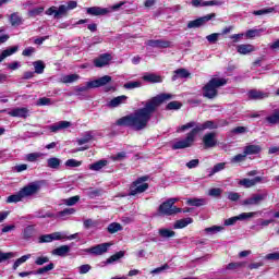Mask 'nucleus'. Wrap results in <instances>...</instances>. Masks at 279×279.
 <instances>
[{
	"mask_svg": "<svg viewBox=\"0 0 279 279\" xmlns=\"http://www.w3.org/2000/svg\"><path fill=\"white\" fill-rule=\"evenodd\" d=\"M171 99H173L172 94H159L148 99L144 107L137 109L134 113L120 118L117 121V125L132 128L137 132L145 130V128H147V123L151 121V116L158 110L159 106H162L165 101H169Z\"/></svg>",
	"mask_w": 279,
	"mask_h": 279,
	"instance_id": "nucleus-1",
	"label": "nucleus"
},
{
	"mask_svg": "<svg viewBox=\"0 0 279 279\" xmlns=\"http://www.w3.org/2000/svg\"><path fill=\"white\" fill-rule=\"evenodd\" d=\"M226 84H228V80L226 78H211L203 87V97H207V99H215V97H217V88H221V86H226Z\"/></svg>",
	"mask_w": 279,
	"mask_h": 279,
	"instance_id": "nucleus-2",
	"label": "nucleus"
},
{
	"mask_svg": "<svg viewBox=\"0 0 279 279\" xmlns=\"http://www.w3.org/2000/svg\"><path fill=\"white\" fill-rule=\"evenodd\" d=\"M77 8V1L70 0L68 1V5L61 4L58 7H50L48 10H46L47 16H53V19H62V16H66V13L69 10H75Z\"/></svg>",
	"mask_w": 279,
	"mask_h": 279,
	"instance_id": "nucleus-3",
	"label": "nucleus"
},
{
	"mask_svg": "<svg viewBox=\"0 0 279 279\" xmlns=\"http://www.w3.org/2000/svg\"><path fill=\"white\" fill-rule=\"evenodd\" d=\"M126 1H121L120 3L113 4L110 9L101 8V7H90L86 9L87 14L89 16H106V14H110V12H117L122 5H125Z\"/></svg>",
	"mask_w": 279,
	"mask_h": 279,
	"instance_id": "nucleus-4",
	"label": "nucleus"
},
{
	"mask_svg": "<svg viewBox=\"0 0 279 279\" xmlns=\"http://www.w3.org/2000/svg\"><path fill=\"white\" fill-rule=\"evenodd\" d=\"M147 180V177H142L133 182L129 195H138L141 193H145V191L149 189V184L145 183Z\"/></svg>",
	"mask_w": 279,
	"mask_h": 279,
	"instance_id": "nucleus-5",
	"label": "nucleus"
},
{
	"mask_svg": "<svg viewBox=\"0 0 279 279\" xmlns=\"http://www.w3.org/2000/svg\"><path fill=\"white\" fill-rule=\"evenodd\" d=\"M269 196V193L267 191H264L263 193L253 194L251 197L244 199L242 202V206H260L265 199Z\"/></svg>",
	"mask_w": 279,
	"mask_h": 279,
	"instance_id": "nucleus-6",
	"label": "nucleus"
},
{
	"mask_svg": "<svg viewBox=\"0 0 279 279\" xmlns=\"http://www.w3.org/2000/svg\"><path fill=\"white\" fill-rule=\"evenodd\" d=\"M195 136H197L194 131L192 130L190 133H187L186 137L184 140H180L178 142H174L172 144V149H186L187 147H191L193 143H195Z\"/></svg>",
	"mask_w": 279,
	"mask_h": 279,
	"instance_id": "nucleus-7",
	"label": "nucleus"
},
{
	"mask_svg": "<svg viewBox=\"0 0 279 279\" xmlns=\"http://www.w3.org/2000/svg\"><path fill=\"white\" fill-rule=\"evenodd\" d=\"M38 191H40V183L32 182L28 185L21 189L20 193L22 195V198L25 199L26 197H32L33 195H36Z\"/></svg>",
	"mask_w": 279,
	"mask_h": 279,
	"instance_id": "nucleus-8",
	"label": "nucleus"
},
{
	"mask_svg": "<svg viewBox=\"0 0 279 279\" xmlns=\"http://www.w3.org/2000/svg\"><path fill=\"white\" fill-rule=\"evenodd\" d=\"M217 16L215 13L207 14L205 16L198 17L196 20L190 21L187 23V28L189 29H195L197 27H203L208 21H213Z\"/></svg>",
	"mask_w": 279,
	"mask_h": 279,
	"instance_id": "nucleus-9",
	"label": "nucleus"
},
{
	"mask_svg": "<svg viewBox=\"0 0 279 279\" xmlns=\"http://www.w3.org/2000/svg\"><path fill=\"white\" fill-rule=\"evenodd\" d=\"M159 213L167 216L178 215V213H182V208L175 207L169 201H166L159 206Z\"/></svg>",
	"mask_w": 279,
	"mask_h": 279,
	"instance_id": "nucleus-10",
	"label": "nucleus"
},
{
	"mask_svg": "<svg viewBox=\"0 0 279 279\" xmlns=\"http://www.w3.org/2000/svg\"><path fill=\"white\" fill-rule=\"evenodd\" d=\"M109 247L110 243H102L92 246L89 248H85L83 250V252H86V254H92L93 256H101L102 254H106V252H108Z\"/></svg>",
	"mask_w": 279,
	"mask_h": 279,
	"instance_id": "nucleus-11",
	"label": "nucleus"
},
{
	"mask_svg": "<svg viewBox=\"0 0 279 279\" xmlns=\"http://www.w3.org/2000/svg\"><path fill=\"white\" fill-rule=\"evenodd\" d=\"M219 128V124L215 121H205L202 124L196 125L194 129H192V132L197 136L199 132H204V130H217Z\"/></svg>",
	"mask_w": 279,
	"mask_h": 279,
	"instance_id": "nucleus-12",
	"label": "nucleus"
},
{
	"mask_svg": "<svg viewBox=\"0 0 279 279\" xmlns=\"http://www.w3.org/2000/svg\"><path fill=\"white\" fill-rule=\"evenodd\" d=\"M264 180L265 178L263 177H255L253 179L245 178L240 180L238 184L244 189H252V186H256V184L263 183Z\"/></svg>",
	"mask_w": 279,
	"mask_h": 279,
	"instance_id": "nucleus-13",
	"label": "nucleus"
},
{
	"mask_svg": "<svg viewBox=\"0 0 279 279\" xmlns=\"http://www.w3.org/2000/svg\"><path fill=\"white\" fill-rule=\"evenodd\" d=\"M146 45L156 49H169V47H172L171 41L165 39H150L146 43Z\"/></svg>",
	"mask_w": 279,
	"mask_h": 279,
	"instance_id": "nucleus-14",
	"label": "nucleus"
},
{
	"mask_svg": "<svg viewBox=\"0 0 279 279\" xmlns=\"http://www.w3.org/2000/svg\"><path fill=\"white\" fill-rule=\"evenodd\" d=\"M226 3L221 0H210V1H204V0H192L191 4L193 8H206L210 5H223Z\"/></svg>",
	"mask_w": 279,
	"mask_h": 279,
	"instance_id": "nucleus-15",
	"label": "nucleus"
},
{
	"mask_svg": "<svg viewBox=\"0 0 279 279\" xmlns=\"http://www.w3.org/2000/svg\"><path fill=\"white\" fill-rule=\"evenodd\" d=\"M203 143L205 147L210 148V147H216L217 146V133L210 132L206 133L203 136Z\"/></svg>",
	"mask_w": 279,
	"mask_h": 279,
	"instance_id": "nucleus-16",
	"label": "nucleus"
},
{
	"mask_svg": "<svg viewBox=\"0 0 279 279\" xmlns=\"http://www.w3.org/2000/svg\"><path fill=\"white\" fill-rule=\"evenodd\" d=\"M110 82H112V76L105 75L98 80L89 81V86H93V88H101V86H106L107 84H110Z\"/></svg>",
	"mask_w": 279,
	"mask_h": 279,
	"instance_id": "nucleus-17",
	"label": "nucleus"
},
{
	"mask_svg": "<svg viewBox=\"0 0 279 279\" xmlns=\"http://www.w3.org/2000/svg\"><path fill=\"white\" fill-rule=\"evenodd\" d=\"M110 60H112V56L110 53H102L94 60V64L98 69H101V66H107V64H110Z\"/></svg>",
	"mask_w": 279,
	"mask_h": 279,
	"instance_id": "nucleus-18",
	"label": "nucleus"
},
{
	"mask_svg": "<svg viewBox=\"0 0 279 279\" xmlns=\"http://www.w3.org/2000/svg\"><path fill=\"white\" fill-rule=\"evenodd\" d=\"M236 51L241 56H247V53H252L256 51V47H254V45L252 44H242L236 46Z\"/></svg>",
	"mask_w": 279,
	"mask_h": 279,
	"instance_id": "nucleus-19",
	"label": "nucleus"
},
{
	"mask_svg": "<svg viewBox=\"0 0 279 279\" xmlns=\"http://www.w3.org/2000/svg\"><path fill=\"white\" fill-rule=\"evenodd\" d=\"M125 101H128V96L125 95L114 97L107 102V108H119V106H122V104H125Z\"/></svg>",
	"mask_w": 279,
	"mask_h": 279,
	"instance_id": "nucleus-20",
	"label": "nucleus"
},
{
	"mask_svg": "<svg viewBox=\"0 0 279 279\" xmlns=\"http://www.w3.org/2000/svg\"><path fill=\"white\" fill-rule=\"evenodd\" d=\"M260 151H263V147H260V145L250 144L244 147V154H246V156H254L256 154H260Z\"/></svg>",
	"mask_w": 279,
	"mask_h": 279,
	"instance_id": "nucleus-21",
	"label": "nucleus"
},
{
	"mask_svg": "<svg viewBox=\"0 0 279 279\" xmlns=\"http://www.w3.org/2000/svg\"><path fill=\"white\" fill-rule=\"evenodd\" d=\"M9 22L11 23L12 27H19L23 25V17L21 16L20 12H14L9 15Z\"/></svg>",
	"mask_w": 279,
	"mask_h": 279,
	"instance_id": "nucleus-22",
	"label": "nucleus"
},
{
	"mask_svg": "<svg viewBox=\"0 0 279 279\" xmlns=\"http://www.w3.org/2000/svg\"><path fill=\"white\" fill-rule=\"evenodd\" d=\"M71 128L70 121H59L52 125L49 126V130L52 132H60V130H66Z\"/></svg>",
	"mask_w": 279,
	"mask_h": 279,
	"instance_id": "nucleus-23",
	"label": "nucleus"
},
{
	"mask_svg": "<svg viewBox=\"0 0 279 279\" xmlns=\"http://www.w3.org/2000/svg\"><path fill=\"white\" fill-rule=\"evenodd\" d=\"M172 82H175L177 80H186V77H191V73L187 72L186 69H178L173 72Z\"/></svg>",
	"mask_w": 279,
	"mask_h": 279,
	"instance_id": "nucleus-24",
	"label": "nucleus"
},
{
	"mask_svg": "<svg viewBox=\"0 0 279 279\" xmlns=\"http://www.w3.org/2000/svg\"><path fill=\"white\" fill-rule=\"evenodd\" d=\"M144 82H149L150 84H160L162 82V76L154 74V73H146L143 76Z\"/></svg>",
	"mask_w": 279,
	"mask_h": 279,
	"instance_id": "nucleus-25",
	"label": "nucleus"
},
{
	"mask_svg": "<svg viewBox=\"0 0 279 279\" xmlns=\"http://www.w3.org/2000/svg\"><path fill=\"white\" fill-rule=\"evenodd\" d=\"M69 252H71V246L62 245V246H59V247L52 250L51 254L53 256H66V254H69Z\"/></svg>",
	"mask_w": 279,
	"mask_h": 279,
	"instance_id": "nucleus-26",
	"label": "nucleus"
},
{
	"mask_svg": "<svg viewBox=\"0 0 279 279\" xmlns=\"http://www.w3.org/2000/svg\"><path fill=\"white\" fill-rule=\"evenodd\" d=\"M27 112H29L27 108H15L9 111V114L10 117H20L22 119H25L27 117Z\"/></svg>",
	"mask_w": 279,
	"mask_h": 279,
	"instance_id": "nucleus-27",
	"label": "nucleus"
},
{
	"mask_svg": "<svg viewBox=\"0 0 279 279\" xmlns=\"http://www.w3.org/2000/svg\"><path fill=\"white\" fill-rule=\"evenodd\" d=\"M267 97H269L268 93H264L256 89H252L251 92H248L250 99H267Z\"/></svg>",
	"mask_w": 279,
	"mask_h": 279,
	"instance_id": "nucleus-28",
	"label": "nucleus"
},
{
	"mask_svg": "<svg viewBox=\"0 0 279 279\" xmlns=\"http://www.w3.org/2000/svg\"><path fill=\"white\" fill-rule=\"evenodd\" d=\"M16 51H19V46H13L11 48H7L5 50H3L0 54V63L5 59V58H10V56H14V53H16Z\"/></svg>",
	"mask_w": 279,
	"mask_h": 279,
	"instance_id": "nucleus-29",
	"label": "nucleus"
},
{
	"mask_svg": "<svg viewBox=\"0 0 279 279\" xmlns=\"http://www.w3.org/2000/svg\"><path fill=\"white\" fill-rule=\"evenodd\" d=\"M191 223H193V218L180 219L175 221V223L173 225V228L174 230H180L182 228H186V226Z\"/></svg>",
	"mask_w": 279,
	"mask_h": 279,
	"instance_id": "nucleus-30",
	"label": "nucleus"
},
{
	"mask_svg": "<svg viewBox=\"0 0 279 279\" xmlns=\"http://www.w3.org/2000/svg\"><path fill=\"white\" fill-rule=\"evenodd\" d=\"M35 217H37V219H53V217H56V214L51 211H45V209H38L35 213Z\"/></svg>",
	"mask_w": 279,
	"mask_h": 279,
	"instance_id": "nucleus-31",
	"label": "nucleus"
},
{
	"mask_svg": "<svg viewBox=\"0 0 279 279\" xmlns=\"http://www.w3.org/2000/svg\"><path fill=\"white\" fill-rule=\"evenodd\" d=\"M186 204H187V206L199 207V206H206L207 201H206V198H187Z\"/></svg>",
	"mask_w": 279,
	"mask_h": 279,
	"instance_id": "nucleus-32",
	"label": "nucleus"
},
{
	"mask_svg": "<svg viewBox=\"0 0 279 279\" xmlns=\"http://www.w3.org/2000/svg\"><path fill=\"white\" fill-rule=\"evenodd\" d=\"M93 141V133L90 131H87L83 134L82 137L76 140V143L78 145H86V143H90Z\"/></svg>",
	"mask_w": 279,
	"mask_h": 279,
	"instance_id": "nucleus-33",
	"label": "nucleus"
},
{
	"mask_svg": "<svg viewBox=\"0 0 279 279\" xmlns=\"http://www.w3.org/2000/svg\"><path fill=\"white\" fill-rule=\"evenodd\" d=\"M47 165L49 169H60V165H62V160H60L58 157H51L47 160Z\"/></svg>",
	"mask_w": 279,
	"mask_h": 279,
	"instance_id": "nucleus-34",
	"label": "nucleus"
},
{
	"mask_svg": "<svg viewBox=\"0 0 279 279\" xmlns=\"http://www.w3.org/2000/svg\"><path fill=\"white\" fill-rule=\"evenodd\" d=\"M121 230H123V226L119 222H112L107 228L109 234H117V232H121Z\"/></svg>",
	"mask_w": 279,
	"mask_h": 279,
	"instance_id": "nucleus-35",
	"label": "nucleus"
},
{
	"mask_svg": "<svg viewBox=\"0 0 279 279\" xmlns=\"http://www.w3.org/2000/svg\"><path fill=\"white\" fill-rule=\"evenodd\" d=\"M35 233L36 228H34V226H27L23 231V239L29 241V239H32V236H34Z\"/></svg>",
	"mask_w": 279,
	"mask_h": 279,
	"instance_id": "nucleus-36",
	"label": "nucleus"
},
{
	"mask_svg": "<svg viewBox=\"0 0 279 279\" xmlns=\"http://www.w3.org/2000/svg\"><path fill=\"white\" fill-rule=\"evenodd\" d=\"M19 202H23L21 191H19L16 194L8 196L7 198V204H19Z\"/></svg>",
	"mask_w": 279,
	"mask_h": 279,
	"instance_id": "nucleus-37",
	"label": "nucleus"
},
{
	"mask_svg": "<svg viewBox=\"0 0 279 279\" xmlns=\"http://www.w3.org/2000/svg\"><path fill=\"white\" fill-rule=\"evenodd\" d=\"M33 66L35 69V73H37V75H43V73H45V62L41 60L35 61L33 62Z\"/></svg>",
	"mask_w": 279,
	"mask_h": 279,
	"instance_id": "nucleus-38",
	"label": "nucleus"
},
{
	"mask_svg": "<svg viewBox=\"0 0 279 279\" xmlns=\"http://www.w3.org/2000/svg\"><path fill=\"white\" fill-rule=\"evenodd\" d=\"M245 160H247V155L245 154V150H243L242 154L232 157L230 161L232 165H239V162H245Z\"/></svg>",
	"mask_w": 279,
	"mask_h": 279,
	"instance_id": "nucleus-39",
	"label": "nucleus"
},
{
	"mask_svg": "<svg viewBox=\"0 0 279 279\" xmlns=\"http://www.w3.org/2000/svg\"><path fill=\"white\" fill-rule=\"evenodd\" d=\"M272 12H276V8L270 7L257 11H253L254 16H265V14H272Z\"/></svg>",
	"mask_w": 279,
	"mask_h": 279,
	"instance_id": "nucleus-40",
	"label": "nucleus"
},
{
	"mask_svg": "<svg viewBox=\"0 0 279 279\" xmlns=\"http://www.w3.org/2000/svg\"><path fill=\"white\" fill-rule=\"evenodd\" d=\"M32 258V254L23 255L22 257L17 258L13 265V269L16 270L23 263H27Z\"/></svg>",
	"mask_w": 279,
	"mask_h": 279,
	"instance_id": "nucleus-41",
	"label": "nucleus"
},
{
	"mask_svg": "<svg viewBox=\"0 0 279 279\" xmlns=\"http://www.w3.org/2000/svg\"><path fill=\"white\" fill-rule=\"evenodd\" d=\"M80 80V75L77 74H69L61 78L63 84H73V82H77Z\"/></svg>",
	"mask_w": 279,
	"mask_h": 279,
	"instance_id": "nucleus-42",
	"label": "nucleus"
},
{
	"mask_svg": "<svg viewBox=\"0 0 279 279\" xmlns=\"http://www.w3.org/2000/svg\"><path fill=\"white\" fill-rule=\"evenodd\" d=\"M106 165H108V160H99V161L90 165L89 169L92 171H101V169H104V167H106Z\"/></svg>",
	"mask_w": 279,
	"mask_h": 279,
	"instance_id": "nucleus-43",
	"label": "nucleus"
},
{
	"mask_svg": "<svg viewBox=\"0 0 279 279\" xmlns=\"http://www.w3.org/2000/svg\"><path fill=\"white\" fill-rule=\"evenodd\" d=\"M197 122L195 121H191V122H187L186 124H183L181 126H179L177 129V132L180 133V132H186V130H191V128H193V130H195V128H197Z\"/></svg>",
	"mask_w": 279,
	"mask_h": 279,
	"instance_id": "nucleus-44",
	"label": "nucleus"
},
{
	"mask_svg": "<svg viewBox=\"0 0 279 279\" xmlns=\"http://www.w3.org/2000/svg\"><path fill=\"white\" fill-rule=\"evenodd\" d=\"M40 158H43V153H31L26 155L25 160L27 162H37Z\"/></svg>",
	"mask_w": 279,
	"mask_h": 279,
	"instance_id": "nucleus-45",
	"label": "nucleus"
},
{
	"mask_svg": "<svg viewBox=\"0 0 279 279\" xmlns=\"http://www.w3.org/2000/svg\"><path fill=\"white\" fill-rule=\"evenodd\" d=\"M159 235L162 239H172V236H175V231L170 229H159Z\"/></svg>",
	"mask_w": 279,
	"mask_h": 279,
	"instance_id": "nucleus-46",
	"label": "nucleus"
},
{
	"mask_svg": "<svg viewBox=\"0 0 279 279\" xmlns=\"http://www.w3.org/2000/svg\"><path fill=\"white\" fill-rule=\"evenodd\" d=\"M226 169V162H219L213 167V169L209 170V178L211 175H215V173H219V171H223Z\"/></svg>",
	"mask_w": 279,
	"mask_h": 279,
	"instance_id": "nucleus-47",
	"label": "nucleus"
},
{
	"mask_svg": "<svg viewBox=\"0 0 279 279\" xmlns=\"http://www.w3.org/2000/svg\"><path fill=\"white\" fill-rule=\"evenodd\" d=\"M265 32V28H259V29H248L246 32V38H256L260 36Z\"/></svg>",
	"mask_w": 279,
	"mask_h": 279,
	"instance_id": "nucleus-48",
	"label": "nucleus"
},
{
	"mask_svg": "<svg viewBox=\"0 0 279 279\" xmlns=\"http://www.w3.org/2000/svg\"><path fill=\"white\" fill-rule=\"evenodd\" d=\"M56 265L53 263L48 264L47 266L39 268L35 271V275L43 276V274H47V271L53 270Z\"/></svg>",
	"mask_w": 279,
	"mask_h": 279,
	"instance_id": "nucleus-49",
	"label": "nucleus"
},
{
	"mask_svg": "<svg viewBox=\"0 0 279 279\" xmlns=\"http://www.w3.org/2000/svg\"><path fill=\"white\" fill-rule=\"evenodd\" d=\"M124 255L125 253H123V251L116 253L114 255L110 256L107 259V265H112V263H117V260H119L120 258H123Z\"/></svg>",
	"mask_w": 279,
	"mask_h": 279,
	"instance_id": "nucleus-50",
	"label": "nucleus"
},
{
	"mask_svg": "<svg viewBox=\"0 0 279 279\" xmlns=\"http://www.w3.org/2000/svg\"><path fill=\"white\" fill-rule=\"evenodd\" d=\"M44 12H45V8L38 7L33 10H29L28 16H31V19H36V16H40V14H43Z\"/></svg>",
	"mask_w": 279,
	"mask_h": 279,
	"instance_id": "nucleus-51",
	"label": "nucleus"
},
{
	"mask_svg": "<svg viewBox=\"0 0 279 279\" xmlns=\"http://www.w3.org/2000/svg\"><path fill=\"white\" fill-rule=\"evenodd\" d=\"M141 86H143L141 81H134L125 83L123 87L126 88V90H133V88H141Z\"/></svg>",
	"mask_w": 279,
	"mask_h": 279,
	"instance_id": "nucleus-52",
	"label": "nucleus"
},
{
	"mask_svg": "<svg viewBox=\"0 0 279 279\" xmlns=\"http://www.w3.org/2000/svg\"><path fill=\"white\" fill-rule=\"evenodd\" d=\"M266 121L269 122L271 125H276V123H279V110L267 117Z\"/></svg>",
	"mask_w": 279,
	"mask_h": 279,
	"instance_id": "nucleus-53",
	"label": "nucleus"
},
{
	"mask_svg": "<svg viewBox=\"0 0 279 279\" xmlns=\"http://www.w3.org/2000/svg\"><path fill=\"white\" fill-rule=\"evenodd\" d=\"M222 193H223V190L219 187H214L208 191L209 197H221Z\"/></svg>",
	"mask_w": 279,
	"mask_h": 279,
	"instance_id": "nucleus-54",
	"label": "nucleus"
},
{
	"mask_svg": "<svg viewBox=\"0 0 279 279\" xmlns=\"http://www.w3.org/2000/svg\"><path fill=\"white\" fill-rule=\"evenodd\" d=\"M221 230H223V227L213 226V227L206 228L205 232L207 234H217V232H221Z\"/></svg>",
	"mask_w": 279,
	"mask_h": 279,
	"instance_id": "nucleus-55",
	"label": "nucleus"
},
{
	"mask_svg": "<svg viewBox=\"0 0 279 279\" xmlns=\"http://www.w3.org/2000/svg\"><path fill=\"white\" fill-rule=\"evenodd\" d=\"M77 202H80V196L78 195L66 198L64 201V205L65 206H75V204H77Z\"/></svg>",
	"mask_w": 279,
	"mask_h": 279,
	"instance_id": "nucleus-56",
	"label": "nucleus"
},
{
	"mask_svg": "<svg viewBox=\"0 0 279 279\" xmlns=\"http://www.w3.org/2000/svg\"><path fill=\"white\" fill-rule=\"evenodd\" d=\"M14 173H23V171H27V163L16 165L12 168Z\"/></svg>",
	"mask_w": 279,
	"mask_h": 279,
	"instance_id": "nucleus-57",
	"label": "nucleus"
},
{
	"mask_svg": "<svg viewBox=\"0 0 279 279\" xmlns=\"http://www.w3.org/2000/svg\"><path fill=\"white\" fill-rule=\"evenodd\" d=\"M166 108L167 110H180L182 108V104L179 101H171Z\"/></svg>",
	"mask_w": 279,
	"mask_h": 279,
	"instance_id": "nucleus-58",
	"label": "nucleus"
},
{
	"mask_svg": "<svg viewBox=\"0 0 279 279\" xmlns=\"http://www.w3.org/2000/svg\"><path fill=\"white\" fill-rule=\"evenodd\" d=\"M51 241H62V239H66V234L62 232H53L50 233Z\"/></svg>",
	"mask_w": 279,
	"mask_h": 279,
	"instance_id": "nucleus-59",
	"label": "nucleus"
},
{
	"mask_svg": "<svg viewBox=\"0 0 279 279\" xmlns=\"http://www.w3.org/2000/svg\"><path fill=\"white\" fill-rule=\"evenodd\" d=\"M220 36H221V34H219V33H213V34L206 36V40H208V43H211L214 45L215 43H217V40H219Z\"/></svg>",
	"mask_w": 279,
	"mask_h": 279,
	"instance_id": "nucleus-60",
	"label": "nucleus"
},
{
	"mask_svg": "<svg viewBox=\"0 0 279 279\" xmlns=\"http://www.w3.org/2000/svg\"><path fill=\"white\" fill-rule=\"evenodd\" d=\"M90 269H93V267L88 264H84L77 268L78 274H81V275L88 274V271H90Z\"/></svg>",
	"mask_w": 279,
	"mask_h": 279,
	"instance_id": "nucleus-61",
	"label": "nucleus"
},
{
	"mask_svg": "<svg viewBox=\"0 0 279 279\" xmlns=\"http://www.w3.org/2000/svg\"><path fill=\"white\" fill-rule=\"evenodd\" d=\"M37 106H51V98L43 97L37 100Z\"/></svg>",
	"mask_w": 279,
	"mask_h": 279,
	"instance_id": "nucleus-62",
	"label": "nucleus"
},
{
	"mask_svg": "<svg viewBox=\"0 0 279 279\" xmlns=\"http://www.w3.org/2000/svg\"><path fill=\"white\" fill-rule=\"evenodd\" d=\"M51 234H43L38 238V243H51Z\"/></svg>",
	"mask_w": 279,
	"mask_h": 279,
	"instance_id": "nucleus-63",
	"label": "nucleus"
},
{
	"mask_svg": "<svg viewBox=\"0 0 279 279\" xmlns=\"http://www.w3.org/2000/svg\"><path fill=\"white\" fill-rule=\"evenodd\" d=\"M265 258L266 260H279V252L267 254Z\"/></svg>",
	"mask_w": 279,
	"mask_h": 279,
	"instance_id": "nucleus-64",
	"label": "nucleus"
}]
</instances>
